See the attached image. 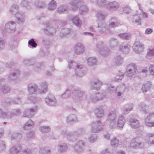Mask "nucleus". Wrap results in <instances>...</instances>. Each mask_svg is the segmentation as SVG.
<instances>
[{"label": "nucleus", "instance_id": "60", "mask_svg": "<svg viewBox=\"0 0 154 154\" xmlns=\"http://www.w3.org/2000/svg\"><path fill=\"white\" fill-rule=\"evenodd\" d=\"M107 122L108 123V125L110 128L113 129L116 127V119L107 121Z\"/></svg>", "mask_w": 154, "mask_h": 154}, {"label": "nucleus", "instance_id": "14", "mask_svg": "<svg viewBox=\"0 0 154 154\" xmlns=\"http://www.w3.org/2000/svg\"><path fill=\"white\" fill-rule=\"evenodd\" d=\"M37 109V106L26 109L24 111L23 116L30 118L35 114Z\"/></svg>", "mask_w": 154, "mask_h": 154}, {"label": "nucleus", "instance_id": "27", "mask_svg": "<svg viewBox=\"0 0 154 154\" xmlns=\"http://www.w3.org/2000/svg\"><path fill=\"white\" fill-rule=\"evenodd\" d=\"M119 43L118 41L115 38H111L108 42L109 47L111 49H114L118 46Z\"/></svg>", "mask_w": 154, "mask_h": 154}, {"label": "nucleus", "instance_id": "18", "mask_svg": "<svg viewBox=\"0 0 154 154\" xmlns=\"http://www.w3.org/2000/svg\"><path fill=\"white\" fill-rule=\"evenodd\" d=\"M125 73L128 76L131 77L135 73V63H131L127 66Z\"/></svg>", "mask_w": 154, "mask_h": 154}, {"label": "nucleus", "instance_id": "64", "mask_svg": "<svg viewBox=\"0 0 154 154\" xmlns=\"http://www.w3.org/2000/svg\"><path fill=\"white\" fill-rule=\"evenodd\" d=\"M39 129L42 132L48 133L50 131V128L48 126H43L40 127Z\"/></svg>", "mask_w": 154, "mask_h": 154}, {"label": "nucleus", "instance_id": "39", "mask_svg": "<svg viewBox=\"0 0 154 154\" xmlns=\"http://www.w3.org/2000/svg\"><path fill=\"white\" fill-rule=\"evenodd\" d=\"M69 10V7L66 4H64L59 6L57 9V12L59 14H63L67 12Z\"/></svg>", "mask_w": 154, "mask_h": 154}, {"label": "nucleus", "instance_id": "11", "mask_svg": "<svg viewBox=\"0 0 154 154\" xmlns=\"http://www.w3.org/2000/svg\"><path fill=\"white\" fill-rule=\"evenodd\" d=\"M91 131L93 132L98 133L102 130V123L100 121L92 122L91 124Z\"/></svg>", "mask_w": 154, "mask_h": 154}, {"label": "nucleus", "instance_id": "16", "mask_svg": "<svg viewBox=\"0 0 154 154\" xmlns=\"http://www.w3.org/2000/svg\"><path fill=\"white\" fill-rule=\"evenodd\" d=\"M5 82V79H0V90L4 94L8 93L11 90V88L9 86L4 84Z\"/></svg>", "mask_w": 154, "mask_h": 154}, {"label": "nucleus", "instance_id": "49", "mask_svg": "<svg viewBox=\"0 0 154 154\" xmlns=\"http://www.w3.org/2000/svg\"><path fill=\"white\" fill-rule=\"evenodd\" d=\"M46 3L45 2L37 0L35 2V5L37 8H43L46 6Z\"/></svg>", "mask_w": 154, "mask_h": 154}, {"label": "nucleus", "instance_id": "44", "mask_svg": "<svg viewBox=\"0 0 154 154\" xmlns=\"http://www.w3.org/2000/svg\"><path fill=\"white\" fill-rule=\"evenodd\" d=\"M97 61V59L94 57H90L87 60L88 64L89 66H93L96 65Z\"/></svg>", "mask_w": 154, "mask_h": 154}, {"label": "nucleus", "instance_id": "54", "mask_svg": "<svg viewBox=\"0 0 154 154\" xmlns=\"http://www.w3.org/2000/svg\"><path fill=\"white\" fill-rule=\"evenodd\" d=\"M106 0H97L96 1L97 5L99 7H104L106 5Z\"/></svg>", "mask_w": 154, "mask_h": 154}, {"label": "nucleus", "instance_id": "36", "mask_svg": "<svg viewBox=\"0 0 154 154\" xmlns=\"http://www.w3.org/2000/svg\"><path fill=\"white\" fill-rule=\"evenodd\" d=\"M22 137V134L20 133L13 132L11 134V140H15L17 142H19L21 140Z\"/></svg>", "mask_w": 154, "mask_h": 154}, {"label": "nucleus", "instance_id": "43", "mask_svg": "<svg viewBox=\"0 0 154 154\" xmlns=\"http://www.w3.org/2000/svg\"><path fill=\"white\" fill-rule=\"evenodd\" d=\"M114 62L116 65H119L123 62V58L119 55H116L114 57Z\"/></svg>", "mask_w": 154, "mask_h": 154}, {"label": "nucleus", "instance_id": "21", "mask_svg": "<svg viewBox=\"0 0 154 154\" xmlns=\"http://www.w3.org/2000/svg\"><path fill=\"white\" fill-rule=\"evenodd\" d=\"M20 72L18 69L13 70L8 76V79L9 81H14L17 79L19 75Z\"/></svg>", "mask_w": 154, "mask_h": 154}, {"label": "nucleus", "instance_id": "10", "mask_svg": "<svg viewBox=\"0 0 154 154\" xmlns=\"http://www.w3.org/2000/svg\"><path fill=\"white\" fill-rule=\"evenodd\" d=\"M16 23L14 21H10L5 25L4 30H2V32L4 34L5 32H12L16 30Z\"/></svg>", "mask_w": 154, "mask_h": 154}, {"label": "nucleus", "instance_id": "53", "mask_svg": "<svg viewBox=\"0 0 154 154\" xmlns=\"http://www.w3.org/2000/svg\"><path fill=\"white\" fill-rule=\"evenodd\" d=\"M37 151V149L36 147H35L32 151L29 149H26L20 151V154H31L32 152Z\"/></svg>", "mask_w": 154, "mask_h": 154}, {"label": "nucleus", "instance_id": "6", "mask_svg": "<svg viewBox=\"0 0 154 154\" xmlns=\"http://www.w3.org/2000/svg\"><path fill=\"white\" fill-rule=\"evenodd\" d=\"M18 6L14 4L11 7L9 12L11 14L14 15L17 19V23L19 24H23L25 21V15L23 13L18 12Z\"/></svg>", "mask_w": 154, "mask_h": 154}, {"label": "nucleus", "instance_id": "34", "mask_svg": "<svg viewBox=\"0 0 154 154\" xmlns=\"http://www.w3.org/2000/svg\"><path fill=\"white\" fill-rule=\"evenodd\" d=\"M144 48V45L139 42H135V52L140 53L143 52Z\"/></svg>", "mask_w": 154, "mask_h": 154}, {"label": "nucleus", "instance_id": "45", "mask_svg": "<svg viewBox=\"0 0 154 154\" xmlns=\"http://www.w3.org/2000/svg\"><path fill=\"white\" fill-rule=\"evenodd\" d=\"M34 124V122L31 120L30 119L23 126V128L26 130L30 129L32 128Z\"/></svg>", "mask_w": 154, "mask_h": 154}, {"label": "nucleus", "instance_id": "62", "mask_svg": "<svg viewBox=\"0 0 154 154\" xmlns=\"http://www.w3.org/2000/svg\"><path fill=\"white\" fill-rule=\"evenodd\" d=\"M122 9L123 12L126 14H128L131 12V8L128 5L123 6Z\"/></svg>", "mask_w": 154, "mask_h": 154}, {"label": "nucleus", "instance_id": "8", "mask_svg": "<svg viewBox=\"0 0 154 154\" xmlns=\"http://www.w3.org/2000/svg\"><path fill=\"white\" fill-rule=\"evenodd\" d=\"M95 50L103 56L108 55L110 52L109 50L105 46L104 42L101 41L97 42Z\"/></svg>", "mask_w": 154, "mask_h": 154}, {"label": "nucleus", "instance_id": "29", "mask_svg": "<svg viewBox=\"0 0 154 154\" xmlns=\"http://www.w3.org/2000/svg\"><path fill=\"white\" fill-rule=\"evenodd\" d=\"M152 83L150 82L147 81L143 84L141 88V90L143 93H146L149 90L152 86Z\"/></svg>", "mask_w": 154, "mask_h": 154}, {"label": "nucleus", "instance_id": "33", "mask_svg": "<svg viewBox=\"0 0 154 154\" xmlns=\"http://www.w3.org/2000/svg\"><path fill=\"white\" fill-rule=\"evenodd\" d=\"M40 88L38 90V92L40 94L45 93L47 91L48 85L46 82H42L40 84Z\"/></svg>", "mask_w": 154, "mask_h": 154}, {"label": "nucleus", "instance_id": "55", "mask_svg": "<svg viewBox=\"0 0 154 154\" xmlns=\"http://www.w3.org/2000/svg\"><path fill=\"white\" fill-rule=\"evenodd\" d=\"M132 107L131 106H128L125 105L122 108V110L123 113L125 114H128L130 111L132 109Z\"/></svg>", "mask_w": 154, "mask_h": 154}, {"label": "nucleus", "instance_id": "42", "mask_svg": "<svg viewBox=\"0 0 154 154\" xmlns=\"http://www.w3.org/2000/svg\"><path fill=\"white\" fill-rule=\"evenodd\" d=\"M116 116L115 112L114 111L110 112L108 114L106 122L116 120Z\"/></svg>", "mask_w": 154, "mask_h": 154}, {"label": "nucleus", "instance_id": "56", "mask_svg": "<svg viewBox=\"0 0 154 154\" xmlns=\"http://www.w3.org/2000/svg\"><path fill=\"white\" fill-rule=\"evenodd\" d=\"M97 136L95 134H92L90 135L88 138V139L91 143H93L95 142L97 140Z\"/></svg>", "mask_w": 154, "mask_h": 154}, {"label": "nucleus", "instance_id": "17", "mask_svg": "<svg viewBox=\"0 0 154 154\" xmlns=\"http://www.w3.org/2000/svg\"><path fill=\"white\" fill-rule=\"evenodd\" d=\"M86 72V69L83 67L82 65H76L75 73L77 76L82 77L85 75Z\"/></svg>", "mask_w": 154, "mask_h": 154}, {"label": "nucleus", "instance_id": "26", "mask_svg": "<svg viewBox=\"0 0 154 154\" xmlns=\"http://www.w3.org/2000/svg\"><path fill=\"white\" fill-rule=\"evenodd\" d=\"M95 115L98 118L102 117L104 115V112L103 106L96 108L94 111Z\"/></svg>", "mask_w": 154, "mask_h": 154}, {"label": "nucleus", "instance_id": "1", "mask_svg": "<svg viewBox=\"0 0 154 154\" xmlns=\"http://www.w3.org/2000/svg\"><path fill=\"white\" fill-rule=\"evenodd\" d=\"M71 91H72V97L75 102H81L82 103L84 101L86 103L85 106H82V108L84 109L87 108L88 103H95L98 101L101 100L105 97V95L102 93H98L93 94L91 91L87 93L79 88H74L73 86L71 85L68 87L61 95V97L63 99L67 98L70 94Z\"/></svg>", "mask_w": 154, "mask_h": 154}, {"label": "nucleus", "instance_id": "2", "mask_svg": "<svg viewBox=\"0 0 154 154\" xmlns=\"http://www.w3.org/2000/svg\"><path fill=\"white\" fill-rule=\"evenodd\" d=\"M85 133V130L83 128H79L76 131H70L66 129H62L60 131L61 134L66 137L68 141H74L77 138L82 136Z\"/></svg>", "mask_w": 154, "mask_h": 154}, {"label": "nucleus", "instance_id": "41", "mask_svg": "<svg viewBox=\"0 0 154 154\" xmlns=\"http://www.w3.org/2000/svg\"><path fill=\"white\" fill-rule=\"evenodd\" d=\"M129 46L127 44L123 43L120 45L119 50L125 53H128L129 51Z\"/></svg>", "mask_w": 154, "mask_h": 154}, {"label": "nucleus", "instance_id": "51", "mask_svg": "<svg viewBox=\"0 0 154 154\" xmlns=\"http://www.w3.org/2000/svg\"><path fill=\"white\" fill-rule=\"evenodd\" d=\"M124 73L123 72L119 71L117 75L114 79V81L117 82H120L122 81L124 78Z\"/></svg>", "mask_w": 154, "mask_h": 154}, {"label": "nucleus", "instance_id": "3", "mask_svg": "<svg viewBox=\"0 0 154 154\" xmlns=\"http://www.w3.org/2000/svg\"><path fill=\"white\" fill-rule=\"evenodd\" d=\"M143 129V126L140 123L139 121L135 119V134L137 135L135 137V148H142L144 146L143 143L141 142L143 139L141 136Z\"/></svg>", "mask_w": 154, "mask_h": 154}, {"label": "nucleus", "instance_id": "13", "mask_svg": "<svg viewBox=\"0 0 154 154\" xmlns=\"http://www.w3.org/2000/svg\"><path fill=\"white\" fill-rule=\"evenodd\" d=\"M44 24L45 27L43 28L42 30L45 34L48 35H54L56 33V29L54 27L51 26L48 22L46 24L45 23Z\"/></svg>", "mask_w": 154, "mask_h": 154}, {"label": "nucleus", "instance_id": "32", "mask_svg": "<svg viewBox=\"0 0 154 154\" xmlns=\"http://www.w3.org/2000/svg\"><path fill=\"white\" fill-rule=\"evenodd\" d=\"M68 147V145L66 143H60L57 147V151L61 152H65L67 150Z\"/></svg>", "mask_w": 154, "mask_h": 154}, {"label": "nucleus", "instance_id": "50", "mask_svg": "<svg viewBox=\"0 0 154 154\" xmlns=\"http://www.w3.org/2000/svg\"><path fill=\"white\" fill-rule=\"evenodd\" d=\"M118 36L121 38L125 40H128L131 38V35L130 33H123L119 34Z\"/></svg>", "mask_w": 154, "mask_h": 154}, {"label": "nucleus", "instance_id": "58", "mask_svg": "<svg viewBox=\"0 0 154 154\" xmlns=\"http://www.w3.org/2000/svg\"><path fill=\"white\" fill-rule=\"evenodd\" d=\"M51 151L45 147L41 148L39 150V154H51Z\"/></svg>", "mask_w": 154, "mask_h": 154}, {"label": "nucleus", "instance_id": "30", "mask_svg": "<svg viewBox=\"0 0 154 154\" xmlns=\"http://www.w3.org/2000/svg\"><path fill=\"white\" fill-rule=\"evenodd\" d=\"M38 89L37 85L35 84L29 85L28 86V90L29 94H33L36 93Z\"/></svg>", "mask_w": 154, "mask_h": 154}, {"label": "nucleus", "instance_id": "22", "mask_svg": "<svg viewBox=\"0 0 154 154\" xmlns=\"http://www.w3.org/2000/svg\"><path fill=\"white\" fill-rule=\"evenodd\" d=\"M102 85L101 82L98 79L96 80H94L90 82L91 89H95L98 90Z\"/></svg>", "mask_w": 154, "mask_h": 154}, {"label": "nucleus", "instance_id": "48", "mask_svg": "<svg viewBox=\"0 0 154 154\" xmlns=\"http://www.w3.org/2000/svg\"><path fill=\"white\" fill-rule=\"evenodd\" d=\"M72 32V29L65 28L61 30L60 32V35L61 37L66 36L67 35L71 33Z\"/></svg>", "mask_w": 154, "mask_h": 154}, {"label": "nucleus", "instance_id": "5", "mask_svg": "<svg viewBox=\"0 0 154 154\" xmlns=\"http://www.w3.org/2000/svg\"><path fill=\"white\" fill-rule=\"evenodd\" d=\"M97 28V33H93L90 32H83L82 34L85 35L92 37L95 36H99L102 34L105 35L108 34L109 30L107 28L106 25V23L103 22L99 23Z\"/></svg>", "mask_w": 154, "mask_h": 154}, {"label": "nucleus", "instance_id": "28", "mask_svg": "<svg viewBox=\"0 0 154 154\" xmlns=\"http://www.w3.org/2000/svg\"><path fill=\"white\" fill-rule=\"evenodd\" d=\"M120 25L119 20L115 17H112L109 20V27L114 28Z\"/></svg>", "mask_w": 154, "mask_h": 154}, {"label": "nucleus", "instance_id": "20", "mask_svg": "<svg viewBox=\"0 0 154 154\" xmlns=\"http://www.w3.org/2000/svg\"><path fill=\"white\" fill-rule=\"evenodd\" d=\"M21 98L22 97H17L13 99L8 97L5 99L4 102L9 105L17 104L20 102Z\"/></svg>", "mask_w": 154, "mask_h": 154}, {"label": "nucleus", "instance_id": "15", "mask_svg": "<svg viewBox=\"0 0 154 154\" xmlns=\"http://www.w3.org/2000/svg\"><path fill=\"white\" fill-rule=\"evenodd\" d=\"M120 6L119 2L113 1L108 3L106 5V8L109 11H116L119 8Z\"/></svg>", "mask_w": 154, "mask_h": 154}, {"label": "nucleus", "instance_id": "9", "mask_svg": "<svg viewBox=\"0 0 154 154\" xmlns=\"http://www.w3.org/2000/svg\"><path fill=\"white\" fill-rule=\"evenodd\" d=\"M86 143L82 140H79L72 146V147L74 151L77 153L83 152L86 147Z\"/></svg>", "mask_w": 154, "mask_h": 154}, {"label": "nucleus", "instance_id": "38", "mask_svg": "<svg viewBox=\"0 0 154 154\" xmlns=\"http://www.w3.org/2000/svg\"><path fill=\"white\" fill-rule=\"evenodd\" d=\"M72 21L74 24L78 27L81 26L82 24V21L78 16H74L72 18Z\"/></svg>", "mask_w": 154, "mask_h": 154}, {"label": "nucleus", "instance_id": "31", "mask_svg": "<svg viewBox=\"0 0 154 154\" xmlns=\"http://www.w3.org/2000/svg\"><path fill=\"white\" fill-rule=\"evenodd\" d=\"M67 121L68 123L72 125L78 122L77 116L74 114H70L67 117Z\"/></svg>", "mask_w": 154, "mask_h": 154}, {"label": "nucleus", "instance_id": "40", "mask_svg": "<svg viewBox=\"0 0 154 154\" xmlns=\"http://www.w3.org/2000/svg\"><path fill=\"white\" fill-rule=\"evenodd\" d=\"M125 120L124 117L122 115H119V117L117 126L119 128H122L125 123Z\"/></svg>", "mask_w": 154, "mask_h": 154}, {"label": "nucleus", "instance_id": "52", "mask_svg": "<svg viewBox=\"0 0 154 154\" xmlns=\"http://www.w3.org/2000/svg\"><path fill=\"white\" fill-rule=\"evenodd\" d=\"M140 109L145 113L147 114L148 112L149 107L144 103H142L140 106Z\"/></svg>", "mask_w": 154, "mask_h": 154}, {"label": "nucleus", "instance_id": "25", "mask_svg": "<svg viewBox=\"0 0 154 154\" xmlns=\"http://www.w3.org/2000/svg\"><path fill=\"white\" fill-rule=\"evenodd\" d=\"M22 149V146L20 144L14 145L9 149V153L10 154H17Z\"/></svg>", "mask_w": 154, "mask_h": 154}, {"label": "nucleus", "instance_id": "59", "mask_svg": "<svg viewBox=\"0 0 154 154\" xmlns=\"http://www.w3.org/2000/svg\"><path fill=\"white\" fill-rule=\"evenodd\" d=\"M43 43L47 48H49L52 46V43L49 40L46 38H44L42 40Z\"/></svg>", "mask_w": 154, "mask_h": 154}, {"label": "nucleus", "instance_id": "46", "mask_svg": "<svg viewBox=\"0 0 154 154\" xmlns=\"http://www.w3.org/2000/svg\"><path fill=\"white\" fill-rule=\"evenodd\" d=\"M20 5L21 7L26 8L28 9H30L31 8V3L27 0H22Z\"/></svg>", "mask_w": 154, "mask_h": 154}, {"label": "nucleus", "instance_id": "24", "mask_svg": "<svg viewBox=\"0 0 154 154\" xmlns=\"http://www.w3.org/2000/svg\"><path fill=\"white\" fill-rule=\"evenodd\" d=\"M74 51L75 53L77 54H80L83 53L85 51L83 45L80 43L77 44L74 47Z\"/></svg>", "mask_w": 154, "mask_h": 154}, {"label": "nucleus", "instance_id": "19", "mask_svg": "<svg viewBox=\"0 0 154 154\" xmlns=\"http://www.w3.org/2000/svg\"><path fill=\"white\" fill-rule=\"evenodd\" d=\"M126 89L125 85L124 84H122L118 86L115 90V94L118 97L121 96L123 94Z\"/></svg>", "mask_w": 154, "mask_h": 154}, {"label": "nucleus", "instance_id": "37", "mask_svg": "<svg viewBox=\"0 0 154 154\" xmlns=\"http://www.w3.org/2000/svg\"><path fill=\"white\" fill-rule=\"evenodd\" d=\"M146 141L147 143L149 144H154V134H148L146 137Z\"/></svg>", "mask_w": 154, "mask_h": 154}, {"label": "nucleus", "instance_id": "12", "mask_svg": "<svg viewBox=\"0 0 154 154\" xmlns=\"http://www.w3.org/2000/svg\"><path fill=\"white\" fill-rule=\"evenodd\" d=\"M145 124L148 127L154 126V112L149 113L145 119Z\"/></svg>", "mask_w": 154, "mask_h": 154}, {"label": "nucleus", "instance_id": "7", "mask_svg": "<svg viewBox=\"0 0 154 154\" xmlns=\"http://www.w3.org/2000/svg\"><path fill=\"white\" fill-rule=\"evenodd\" d=\"M36 63L35 59L34 58L26 59L23 61V63L27 66L34 65V69L37 72H39L41 70H44L45 68L44 63Z\"/></svg>", "mask_w": 154, "mask_h": 154}, {"label": "nucleus", "instance_id": "63", "mask_svg": "<svg viewBox=\"0 0 154 154\" xmlns=\"http://www.w3.org/2000/svg\"><path fill=\"white\" fill-rule=\"evenodd\" d=\"M119 143V140L116 138L114 137L111 141V144L112 146L116 147Z\"/></svg>", "mask_w": 154, "mask_h": 154}, {"label": "nucleus", "instance_id": "61", "mask_svg": "<svg viewBox=\"0 0 154 154\" xmlns=\"http://www.w3.org/2000/svg\"><path fill=\"white\" fill-rule=\"evenodd\" d=\"M0 118L11 119V116H9L7 112L3 111L2 109H0Z\"/></svg>", "mask_w": 154, "mask_h": 154}, {"label": "nucleus", "instance_id": "35", "mask_svg": "<svg viewBox=\"0 0 154 154\" xmlns=\"http://www.w3.org/2000/svg\"><path fill=\"white\" fill-rule=\"evenodd\" d=\"M95 17L97 20L100 21L103 20L106 17V15L104 14L100 11H98L96 12Z\"/></svg>", "mask_w": 154, "mask_h": 154}, {"label": "nucleus", "instance_id": "47", "mask_svg": "<svg viewBox=\"0 0 154 154\" xmlns=\"http://www.w3.org/2000/svg\"><path fill=\"white\" fill-rule=\"evenodd\" d=\"M57 6V4L56 2L54 0H52L48 4V9L49 10L53 11L56 8Z\"/></svg>", "mask_w": 154, "mask_h": 154}, {"label": "nucleus", "instance_id": "57", "mask_svg": "<svg viewBox=\"0 0 154 154\" xmlns=\"http://www.w3.org/2000/svg\"><path fill=\"white\" fill-rule=\"evenodd\" d=\"M21 113V111L19 109H15L12 110L11 113L9 114L8 113H7L9 116H11V118L12 117L15 116H18Z\"/></svg>", "mask_w": 154, "mask_h": 154}, {"label": "nucleus", "instance_id": "23", "mask_svg": "<svg viewBox=\"0 0 154 154\" xmlns=\"http://www.w3.org/2000/svg\"><path fill=\"white\" fill-rule=\"evenodd\" d=\"M46 103L50 106L54 105L56 103V100L55 97L52 95L49 94L45 99Z\"/></svg>", "mask_w": 154, "mask_h": 154}, {"label": "nucleus", "instance_id": "4", "mask_svg": "<svg viewBox=\"0 0 154 154\" xmlns=\"http://www.w3.org/2000/svg\"><path fill=\"white\" fill-rule=\"evenodd\" d=\"M83 3L82 0H71L69 2V4L72 7V10H76L79 6V13L81 15H85L88 13L89 9L86 6L82 5Z\"/></svg>", "mask_w": 154, "mask_h": 154}]
</instances>
